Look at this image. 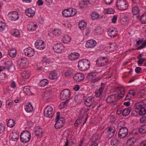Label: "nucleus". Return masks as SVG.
Wrapping results in <instances>:
<instances>
[{"label": "nucleus", "instance_id": "nucleus-1", "mask_svg": "<svg viewBox=\"0 0 146 146\" xmlns=\"http://www.w3.org/2000/svg\"><path fill=\"white\" fill-rule=\"evenodd\" d=\"M117 93L111 95L106 99V102L109 104H115L117 101L122 98L124 94L125 89L123 88H118Z\"/></svg>", "mask_w": 146, "mask_h": 146}, {"label": "nucleus", "instance_id": "nucleus-2", "mask_svg": "<svg viewBox=\"0 0 146 146\" xmlns=\"http://www.w3.org/2000/svg\"><path fill=\"white\" fill-rule=\"evenodd\" d=\"M90 65V61L86 59H83L79 61L78 67L81 71H84L89 68Z\"/></svg>", "mask_w": 146, "mask_h": 146}, {"label": "nucleus", "instance_id": "nucleus-3", "mask_svg": "<svg viewBox=\"0 0 146 146\" xmlns=\"http://www.w3.org/2000/svg\"><path fill=\"white\" fill-rule=\"evenodd\" d=\"M60 113L58 112L56 117V123L55 127L56 129H59L63 126L64 124L65 119L63 117H60Z\"/></svg>", "mask_w": 146, "mask_h": 146}, {"label": "nucleus", "instance_id": "nucleus-4", "mask_svg": "<svg viewBox=\"0 0 146 146\" xmlns=\"http://www.w3.org/2000/svg\"><path fill=\"white\" fill-rule=\"evenodd\" d=\"M20 139L22 142L26 143L31 139V134L29 131L25 130L23 131L20 135Z\"/></svg>", "mask_w": 146, "mask_h": 146}, {"label": "nucleus", "instance_id": "nucleus-5", "mask_svg": "<svg viewBox=\"0 0 146 146\" xmlns=\"http://www.w3.org/2000/svg\"><path fill=\"white\" fill-rule=\"evenodd\" d=\"M117 9L121 10H126L128 8L127 2L125 0H118L116 3Z\"/></svg>", "mask_w": 146, "mask_h": 146}, {"label": "nucleus", "instance_id": "nucleus-6", "mask_svg": "<svg viewBox=\"0 0 146 146\" xmlns=\"http://www.w3.org/2000/svg\"><path fill=\"white\" fill-rule=\"evenodd\" d=\"M76 13V10L71 8L65 9L62 12L63 15L66 17L73 16L75 15Z\"/></svg>", "mask_w": 146, "mask_h": 146}, {"label": "nucleus", "instance_id": "nucleus-7", "mask_svg": "<svg viewBox=\"0 0 146 146\" xmlns=\"http://www.w3.org/2000/svg\"><path fill=\"white\" fill-rule=\"evenodd\" d=\"M54 114L53 109L51 106H48L45 108L44 110V115L45 116L51 118Z\"/></svg>", "mask_w": 146, "mask_h": 146}, {"label": "nucleus", "instance_id": "nucleus-8", "mask_svg": "<svg viewBox=\"0 0 146 146\" xmlns=\"http://www.w3.org/2000/svg\"><path fill=\"white\" fill-rule=\"evenodd\" d=\"M135 108L136 109L139 110V113L140 115H143L146 113V110L144 108V104L143 102H140L136 103Z\"/></svg>", "mask_w": 146, "mask_h": 146}, {"label": "nucleus", "instance_id": "nucleus-9", "mask_svg": "<svg viewBox=\"0 0 146 146\" xmlns=\"http://www.w3.org/2000/svg\"><path fill=\"white\" fill-rule=\"evenodd\" d=\"M108 63V59L107 57H100L96 61L97 64L100 67L106 65Z\"/></svg>", "mask_w": 146, "mask_h": 146}, {"label": "nucleus", "instance_id": "nucleus-10", "mask_svg": "<svg viewBox=\"0 0 146 146\" xmlns=\"http://www.w3.org/2000/svg\"><path fill=\"white\" fill-rule=\"evenodd\" d=\"M94 98L92 97H90L86 98L84 102L85 105L87 106L92 107L91 109L94 108L96 104L94 103Z\"/></svg>", "mask_w": 146, "mask_h": 146}, {"label": "nucleus", "instance_id": "nucleus-11", "mask_svg": "<svg viewBox=\"0 0 146 146\" xmlns=\"http://www.w3.org/2000/svg\"><path fill=\"white\" fill-rule=\"evenodd\" d=\"M128 133V129L125 127H122L119 131L118 136L120 138H124L127 135Z\"/></svg>", "mask_w": 146, "mask_h": 146}, {"label": "nucleus", "instance_id": "nucleus-12", "mask_svg": "<svg viewBox=\"0 0 146 146\" xmlns=\"http://www.w3.org/2000/svg\"><path fill=\"white\" fill-rule=\"evenodd\" d=\"M70 90L67 89L64 90L60 93V98L62 100H66L70 97Z\"/></svg>", "mask_w": 146, "mask_h": 146}, {"label": "nucleus", "instance_id": "nucleus-13", "mask_svg": "<svg viewBox=\"0 0 146 146\" xmlns=\"http://www.w3.org/2000/svg\"><path fill=\"white\" fill-rule=\"evenodd\" d=\"M44 42L42 40H38L35 43V47L38 49L42 50L44 49L45 47Z\"/></svg>", "mask_w": 146, "mask_h": 146}, {"label": "nucleus", "instance_id": "nucleus-14", "mask_svg": "<svg viewBox=\"0 0 146 146\" xmlns=\"http://www.w3.org/2000/svg\"><path fill=\"white\" fill-rule=\"evenodd\" d=\"M8 16L9 17L10 20L14 21L18 20L19 17L18 13L15 11L9 12L8 13Z\"/></svg>", "mask_w": 146, "mask_h": 146}, {"label": "nucleus", "instance_id": "nucleus-15", "mask_svg": "<svg viewBox=\"0 0 146 146\" xmlns=\"http://www.w3.org/2000/svg\"><path fill=\"white\" fill-rule=\"evenodd\" d=\"M84 78V77L83 74L80 73L75 74L73 77L74 80L77 82H80L82 81Z\"/></svg>", "mask_w": 146, "mask_h": 146}, {"label": "nucleus", "instance_id": "nucleus-16", "mask_svg": "<svg viewBox=\"0 0 146 146\" xmlns=\"http://www.w3.org/2000/svg\"><path fill=\"white\" fill-rule=\"evenodd\" d=\"M24 52L25 54L29 56H33L35 54L34 50L32 48L29 47L25 49Z\"/></svg>", "mask_w": 146, "mask_h": 146}, {"label": "nucleus", "instance_id": "nucleus-17", "mask_svg": "<svg viewBox=\"0 0 146 146\" xmlns=\"http://www.w3.org/2000/svg\"><path fill=\"white\" fill-rule=\"evenodd\" d=\"M64 47L62 44H57L53 47L54 50L57 53L62 52L64 50Z\"/></svg>", "mask_w": 146, "mask_h": 146}, {"label": "nucleus", "instance_id": "nucleus-18", "mask_svg": "<svg viewBox=\"0 0 146 146\" xmlns=\"http://www.w3.org/2000/svg\"><path fill=\"white\" fill-rule=\"evenodd\" d=\"M109 35L111 37L114 38L117 34L118 32L115 28H111L108 29Z\"/></svg>", "mask_w": 146, "mask_h": 146}, {"label": "nucleus", "instance_id": "nucleus-19", "mask_svg": "<svg viewBox=\"0 0 146 146\" xmlns=\"http://www.w3.org/2000/svg\"><path fill=\"white\" fill-rule=\"evenodd\" d=\"M115 131V128L114 127H108V134L107 137L108 139H110L114 135Z\"/></svg>", "mask_w": 146, "mask_h": 146}, {"label": "nucleus", "instance_id": "nucleus-20", "mask_svg": "<svg viewBox=\"0 0 146 146\" xmlns=\"http://www.w3.org/2000/svg\"><path fill=\"white\" fill-rule=\"evenodd\" d=\"M26 60L23 58L19 59L18 61V64L20 69L24 68L26 66Z\"/></svg>", "mask_w": 146, "mask_h": 146}, {"label": "nucleus", "instance_id": "nucleus-21", "mask_svg": "<svg viewBox=\"0 0 146 146\" xmlns=\"http://www.w3.org/2000/svg\"><path fill=\"white\" fill-rule=\"evenodd\" d=\"M19 134L17 132L13 131L10 135V139L12 141H17L19 138Z\"/></svg>", "mask_w": 146, "mask_h": 146}, {"label": "nucleus", "instance_id": "nucleus-22", "mask_svg": "<svg viewBox=\"0 0 146 146\" xmlns=\"http://www.w3.org/2000/svg\"><path fill=\"white\" fill-rule=\"evenodd\" d=\"M51 92L50 90H46L42 95L43 98L45 100H48L51 97Z\"/></svg>", "mask_w": 146, "mask_h": 146}, {"label": "nucleus", "instance_id": "nucleus-23", "mask_svg": "<svg viewBox=\"0 0 146 146\" xmlns=\"http://www.w3.org/2000/svg\"><path fill=\"white\" fill-rule=\"evenodd\" d=\"M27 27L28 30L30 31H34L36 30L37 26L36 22H30Z\"/></svg>", "mask_w": 146, "mask_h": 146}, {"label": "nucleus", "instance_id": "nucleus-24", "mask_svg": "<svg viewBox=\"0 0 146 146\" xmlns=\"http://www.w3.org/2000/svg\"><path fill=\"white\" fill-rule=\"evenodd\" d=\"M96 44V41L93 40H90L88 41L86 43V47L88 48L94 47Z\"/></svg>", "mask_w": 146, "mask_h": 146}, {"label": "nucleus", "instance_id": "nucleus-25", "mask_svg": "<svg viewBox=\"0 0 146 146\" xmlns=\"http://www.w3.org/2000/svg\"><path fill=\"white\" fill-rule=\"evenodd\" d=\"M35 11L31 8H29L26 11V14L29 17H32L35 14Z\"/></svg>", "mask_w": 146, "mask_h": 146}, {"label": "nucleus", "instance_id": "nucleus-26", "mask_svg": "<svg viewBox=\"0 0 146 146\" xmlns=\"http://www.w3.org/2000/svg\"><path fill=\"white\" fill-rule=\"evenodd\" d=\"M80 56V54L78 53L75 52L71 54L69 56V59L71 60H74L77 59Z\"/></svg>", "mask_w": 146, "mask_h": 146}, {"label": "nucleus", "instance_id": "nucleus-27", "mask_svg": "<svg viewBox=\"0 0 146 146\" xmlns=\"http://www.w3.org/2000/svg\"><path fill=\"white\" fill-rule=\"evenodd\" d=\"M104 88V86L102 85V86L98 89L96 91L95 93L96 96V97H99L102 94Z\"/></svg>", "mask_w": 146, "mask_h": 146}, {"label": "nucleus", "instance_id": "nucleus-28", "mask_svg": "<svg viewBox=\"0 0 146 146\" xmlns=\"http://www.w3.org/2000/svg\"><path fill=\"white\" fill-rule=\"evenodd\" d=\"M35 135L37 137L41 136L42 134V129L39 126L36 127L35 128Z\"/></svg>", "mask_w": 146, "mask_h": 146}, {"label": "nucleus", "instance_id": "nucleus-29", "mask_svg": "<svg viewBox=\"0 0 146 146\" xmlns=\"http://www.w3.org/2000/svg\"><path fill=\"white\" fill-rule=\"evenodd\" d=\"M117 48V46L115 43L110 44L109 46L107 48V50L109 52H111L115 50Z\"/></svg>", "mask_w": 146, "mask_h": 146}, {"label": "nucleus", "instance_id": "nucleus-30", "mask_svg": "<svg viewBox=\"0 0 146 146\" xmlns=\"http://www.w3.org/2000/svg\"><path fill=\"white\" fill-rule=\"evenodd\" d=\"M131 108L128 107L122 111V114L123 116H126L128 115L131 111Z\"/></svg>", "mask_w": 146, "mask_h": 146}, {"label": "nucleus", "instance_id": "nucleus-31", "mask_svg": "<svg viewBox=\"0 0 146 146\" xmlns=\"http://www.w3.org/2000/svg\"><path fill=\"white\" fill-rule=\"evenodd\" d=\"M8 54L11 57H15L17 55L16 50L14 48H12L8 51Z\"/></svg>", "mask_w": 146, "mask_h": 146}, {"label": "nucleus", "instance_id": "nucleus-32", "mask_svg": "<svg viewBox=\"0 0 146 146\" xmlns=\"http://www.w3.org/2000/svg\"><path fill=\"white\" fill-rule=\"evenodd\" d=\"M25 110L27 112H31L33 110V107L30 103H29L25 106Z\"/></svg>", "mask_w": 146, "mask_h": 146}, {"label": "nucleus", "instance_id": "nucleus-33", "mask_svg": "<svg viewBox=\"0 0 146 146\" xmlns=\"http://www.w3.org/2000/svg\"><path fill=\"white\" fill-rule=\"evenodd\" d=\"M139 132L141 134L146 133V125H141L138 130Z\"/></svg>", "mask_w": 146, "mask_h": 146}, {"label": "nucleus", "instance_id": "nucleus-34", "mask_svg": "<svg viewBox=\"0 0 146 146\" xmlns=\"http://www.w3.org/2000/svg\"><path fill=\"white\" fill-rule=\"evenodd\" d=\"M100 137L101 136L100 134L96 133L93 135L91 139L93 142H95L99 140Z\"/></svg>", "mask_w": 146, "mask_h": 146}, {"label": "nucleus", "instance_id": "nucleus-35", "mask_svg": "<svg viewBox=\"0 0 146 146\" xmlns=\"http://www.w3.org/2000/svg\"><path fill=\"white\" fill-rule=\"evenodd\" d=\"M96 74L95 72L90 73L88 74L86 78L89 80H91L93 78H94L96 77Z\"/></svg>", "mask_w": 146, "mask_h": 146}, {"label": "nucleus", "instance_id": "nucleus-36", "mask_svg": "<svg viewBox=\"0 0 146 146\" xmlns=\"http://www.w3.org/2000/svg\"><path fill=\"white\" fill-rule=\"evenodd\" d=\"M49 77L51 80H54L57 78V73L55 72H52L50 74Z\"/></svg>", "mask_w": 146, "mask_h": 146}, {"label": "nucleus", "instance_id": "nucleus-37", "mask_svg": "<svg viewBox=\"0 0 146 146\" xmlns=\"http://www.w3.org/2000/svg\"><path fill=\"white\" fill-rule=\"evenodd\" d=\"M135 142V140L134 138L132 137L129 139L127 142V144L128 146H132Z\"/></svg>", "mask_w": 146, "mask_h": 146}, {"label": "nucleus", "instance_id": "nucleus-38", "mask_svg": "<svg viewBox=\"0 0 146 146\" xmlns=\"http://www.w3.org/2000/svg\"><path fill=\"white\" fill-rule=\"evenodd\" d=\"M79 26L81 29H84L86 27V23L84 21H80L79 24Z\"/></svg>", "mask_w": 146, "mask_h": 146}, {"label": "nucleus", "instance_id": "nucleus-39", "mask_svg": "<svg viewBox=\"0 0 146 146\" xmlns=\"http://www.w3.org/2000/svg\"><path fill=\"white\" fill-rule=\"evenodd\" d=\"M15 124V121L13 119H10L7 122V125L8 127H12Z\"/></svg>", "mask_w": 146, "mask_h": 146}, {"label": "nucleus", "instance_id": "nucleus-40", "mask_svg": "<svg viewBox=\"0 0 146 146\" xmlns=\"http://www.w3.org/2000/svg\"><path fill=\"white\" fill-rule=\"evenodd\" d=\"M132 12L133 14L137 15L139 13V9L138 7L135 6L132 7Z\"/></svg>", "mask_w": 146, "mask_h": 146}, {"label": "nucleus", "instance_id": "nucleus-41", "mask_svg": "<svg viewBox=\"0 0 146 146\" xmlns=\"http://www.w3.org/2000/svg\"><path fill=\"white\" fill-rule=\"evenodd\" d=\"M84 119V117H80L78 118L75 121L74 125L75 126H77L78 125L81 124Z\"/></svg>", "mask_w": 146, "mask_h": 146}, {"label": "nucleus", "instance_id": "nucleus-42", "mask_svg": "<svg viewBox=\"0 0 146 146\" xmlns=\"http://www.w3.org/2000/svg\"><path fill=\"white\" fill-rule=\"evenodd\" d=\"M62 40L64 43H68L70 41L71 38L68 35H66L63 37Z\"/></svg>", "mask_w": 146, "mask_h": 146}, {"label": "nucleus", "instance_id": "nucleus-43", "mask_svg": "<svg viewBox=\"0 0 146 146\" xmlns=\"http://www.w3.org/2000/svg\"><path fill=\"white\" fill-rule=\"evenodd\" d=\"M30 74L29 72L27 71L23 72L22 74V76L24 78L27 79L29 78Z\"/></svg>", "mask_w": 146, "mask_h": 146}, {"label": "nucleus", "instance_id": "nucleus-44", "mask_svg": "<svg viewBox=\"0 0 146 146\" xmlns=\"http://www.w3.org/2000/svg\"><path fill=\"white\" fill-rule=\"evenodd\" d=\"M23 90L24 92L28 95H31V92L29 87V86H26L24 87Z\"/></svg>", "mask_w": 146, "mask_h": 146}, {"label": "nucleus", "instance_id": "nucleus-45", "mask_svg": "<svg viewBox=\"0 0 146 146\" xmlns=\"http://www.w3.org/2000/svg\"><path fill=\"white\" fill-rule=\"evenodd\" d=\"M99 17V15L96 12H93L91 14V17L93 20L98 19Z\"/></svg>", "mask_w": 146, "mask_h": 146}, {"label": "nucleus", "instance_id": "nucleus-46", "mask_svg": "<svg viewBox=\"0 0 146 146\" xmlns=\"http://www.w3.org/2000/svg\"><path fill=\"white\" fill-rule=\"evenodd\" d=\"M48 84V81L46 79H43L39 83V85L40 86H44Z\"/></svg>", "mask_w": 146, "mask_h": 146}, {"label": "nucleus", "instance_id": "nucleus-47", "mask_svg": "<svg viewBox=\"0 0 146 146\" xmlns=\"http://www.w3.org/2000/svg\"><path fill=\"white\" fill-rule=\"evenodd\" d=\"M141 21L142 23H146V13L143 14L141 17Z\"/></svg>", "mask_w": 146, "mask_h": 146}, {"label": "nucleus", "instance_id": "nucleus-48", "mask_svg": "<svg viewBox=\"0 0 146 146\" xmlns=\"http://www.w3.org/2000/svg\"><path fill=\"white\" fill-rule=\"evenodd\" d=\"M64 73L65 76L66 77H71L73 75L72 71L70 70L66 71Z\"/></svg>", "mask_w": 146, "mask_h": 146}, {"label": "nucleus", "instance_id": "nucleus-49", "mask_svg": "<svg viewBox=\"0 0 146 146\" xmlns=\"http://www.w3.org/2000/svg\"><path fill=\"white\" fill-rule=\"evenodd\" d=\"M114 10L112 9H108L107 10H105L104 12L105 14H111L114 13Z\"/></svg>", "mask_w": 146, "mask_h": 146}, {"label": "nucleus", "instance_id": "nucleus-50", "mask_svg": "<svg viewBox=\"0 0 146 146\" xmlns=\"http://www.w3.org/2000/svg\"><path fill=\"white\" fill-rule=\"evenodd\" d=\"M6 27V24L3 22H0V31H3Z\"/></svg>", "mask_w": 146, "mask_h": 146}, {"label": "nucleus", "instance_id": "nucleus-51", "mask_svg": "<svg viewBox=\"0 0 146 146\" xmlns=\"http://www.w3.org/2000/svg\"><path fill=\"white\" fill-rule=\"evenodd\" d=\"M53 34L55 35H58L60 34L61 33V31L59 29H55L52 32Z\"/></svg>", "mask_w": 146, "mask_h": 146}, {"label": "nucleus", "instance_id": "nucleus-52", "mask_svg": "<svg viewBox=\"0 0 146 146\" xmlns=\"http://www.w3.org/2000/svg\"><path fill=\"white\" fill-rule=\"evenodd\" d=\"M119 143V142L118 141L115 139H113L111 142V144L114 146H117L118 145Z\"/></svg>", "mask_w": 146, "mask_h": 146}, {"label": "nucleus", "instance_id": "nucleus-53", "mask_svg": "<svg viewBox=\"0 0 146 146\" xmlns=\"http://www.w3.org/2000/svg\"><path fill=\"white\" fill-rule=\"evenodd\" d=\"M13 102L11 100H7L6 102V106L9 107H11L13 105Z\"/></svg>", "mask_w": 146, "mask_h": 146}, {"label": "nucleus", "instance_id": "nucleus-54", "mask_svg": "<svg viewBox=\"0 0 146 146\" xmlns=\"http://www.w3.org/2000/svg\"><path fill=\"white\" fill-rule=\"evenodd\" d=\"M69 100V99H68L64 102H62L60 103V109H63L64 108L65 105L67 104L66 103L67 101Z\"/></svg>", "mask_w": 146, "mask_h": 146}, {"label": "nucleus", "instance_id": "nucleus-55", "mask_svg": "<svg viewBox=\"0 0 146 146\" xmlns=\"http://www.w3.org/2000/svg\"><path fill=\"white\" fill-rule=\"evenodd\" d=\"M13 35L16 37H18L19 36V31L17 30H15L12 33Z\"/></svg>", "mask_w": 146, "mask_h": 146}, {"label": "nucleus", "instance_id": "nucleus-56", "mask_svg": "<svg viewBox=\"0 0 146 146\" xmlns=\"http://www.w3.org/2000/svg\"><path fill=\"white\" fill-rule=\"evenodd\" d=\"M88 4V3L87 1V0L86 1H83L82 2V6H81V7L83 8H86L87 7V5Z\"/></svg>", "mask_w": 146, "mask_h": 146}, {"label": "nucleus", "instance_id": "nucleus-57", "mask_svg": "<svg viewBox=\"0 0 146 146\" xmlns=\"http://www.w3.org/2000/svg\"><path fill=\"white\" fill-rule=\"evenodd\" d=\"M5 129V126L0 123V134L2 133Z\"/></svg>", "mask_w": 146, "mask_h": 146}, {"label": "nucleus", "instance_id": "nucleus-58", "mask_svg": "<svg viewBox=\"0 0 146 146\" xmlns=\"http://www.w3.org/2000/svg\"><path fill=\"white\" fill-rule=\"evenodd\" d=\"M101 79V78L99 77H96L95 78H93L91 80V82L93 83H95L98 81L99 80Z\"/></svg>", "mask_w": 146, "mask_h": 146}, {"label": "nucleus", "instance_id": "nucleus-59", "mask_svg": "<svg viewBox=\"0 0 146 146\" xmlns=\"http://www.w3.org/2000/svg\"><path fill=\"white\" fill-rule=\"evenodd\" d=\"M117 19V16L114 15L113 16L112 19V22L113 23H115L116 22V21Z\"/></svg>", "mask_w": 146, "mask_h": 146}, {"label": "nucleus", "instance_id": "nucleus-60", "mask_svg": "<svg viewBox=\"0 0 146 146\" xmlns=\"http://www.w3.org/2000/svg\"><path fill=\"white\" fill-rule=\"evenodd\" d=\"M128 94L133 96L135 94V93L134 90H131L129 91Z\"/></svg>", "mask_w": 146, "mask_h": 146}, {"label": "nucleus", "instance_id": "nucleus-61", "mask_svg": "<svg viewBox=\"0 0 146 146\" xmlns=\"http://www.w3.org/2000/svg\"><path fill=\"white\" fill-rule=\"evenodd\" d=\"M106 4L109 5L113 2V0H104Z\"/></svg>", "mask_w": 146, "mask_h": 146}, {"label": "nucleus", "instance_id": "nucleus-62", "mask_svg": "<svg viewBox=\"0 0 146 146\" xmlns=\"http://www.w3.org/2000/svg\"><path fill=\"white\" fill-rule=\"evenodd\" d=\"M141 68L140 67H137L135 69V72L137 73H139L141 70Z\"/></svg>", "mask_w": 146, "mask_h": 146}, {"label": "nucleus", "instance_id": "nucleus-63", "mask_svg": "<svg viewBox=\"0 0 146 146\" xmlns=\"http://www.w3.org/2000/svg\"><path fill=\"white\" fill-rule=\"evenodd\" d=\"M123 21L124 22H127L129 20V19L127 16H125L123 19Z\"/></svg>", "mask_w": 146, "mask_h": 146}, {"label": "nucleus", "instance_id": "nucleus-64", "mask_svg": "<svg viewBox=\"0 0 146 146\" xmlns=\"http://www.w3.org/2000/svg\"><path fill=\"white\" fill-rule=\"evenodd\" d=\"M140 121L141 123H145L146 122L145 118V117H142L141 118Z\"/></svg>", "mask_w": 146, "mask_h": 146}]
</instances>
